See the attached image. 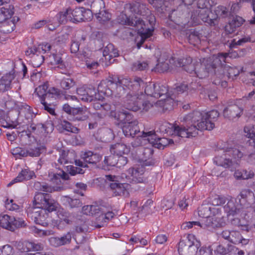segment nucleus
I'll list each match as a JSON object with an SVG mask.
<instances>
[{
    "label": "nucleus",
    "instance_id": "nucleus-1",
    "mask_svg": "<svg viewBox=\"0 0 255 255\" xmlns=\"http://www.w3.org/2000/svg\"><path fill=\"white\" fill-rule=\"evenodd\" d=\"M144 82L141 78L135 77L131 79L124 76H110L98 84V93L114 95L116 92L112 90L116 88L117 96L121 97L126 94L124 107L129 111L134 112L141 109L140 94H142Z\"/></svg>",
    "mask_w": 255,
    "mask_h": 255
},
{
    "label": "nucleus",
    "instance_id": "nucleus-2",
    "mask_svg": "<svg viewBox=\"0 0 255 255\" xmlns=\"http://www.w3.org/2000/svg\"><path fill=\"white\" fill-rule=\"evenodd\" d=\"M222 150L223 153L221 155L216 156L214 161L218 166L226 168L235 167L244 155V147L240 145H236L233 147L228 145Z\"/></svg>",
    "mask_w": 255,
    "mask_h": 255
},
{
    "label": "nucleus",
    "instance_id": "nucleus-3",
    "mask_svg": "<svg viewBox=\"0 0 255 255\" xmlns=\"http://www.w3.org/2000/svg\"><path fill=\"white\" fill-rule=\"evenodd\" d=\"M33 205V208H39L43 210L51 212L56 211L59 204L52 198L50 194L37 192L34 197Z\"/></svg>",
    "mask_w": 255,
    "mask_h": 255
},
{
    "label": "nucleus",
    "instance_id": "nucleus-4",
    "mask_svg": "<svg viewBox=\"0 0 255 255\" xmlns=\"http://www.w3.org/2000/svg\"><path fill=\"white\" fill-rule=\"evenodd\" d=\"M201 243L192 234L181 239L178 244V253L179 255H195Z\"/></svg>",
    "mask_w": 255,
    "mask_h": 255
},
{
    "label": "nucleus",
    "instance_id": "nucleus-5",
    "mask_svg": "<svg viewBox=\"0 0 255 255\" xmlns=\"http://www.w3.org/2000/svg\"><path fill=\"white\" fill-rule=\"evenodd\" d=\"M104 180L112 190L113 196H128V190L130 185L127 183H120L117 176L111 174L106 175Z\"/></svg>",
    "mask_w": 255,
    "mask_h": 255
},
{
    "label": "nucleus",
    "instance_id": "nucleus-6",
    "mask_svg": "<svg viewBox=\"0 0 255 255\" xmlns=\"http://www.w3.org/2000/svg\"><path fill=\"white\" fill-rule=\"evenodd\" d=\"M199 0L198 2V9L192 13L191 18L192 19L193 23L197 25L200 23V19L204 22H206L210 25H215L216 18L211 17L209 14L211 10L205 5V3L200 6Z\"/></svg>",
    "mask_w": 255,
    "mask_h": 255
},
{
    "label": "nucleus",
    "instance_id": "nucleus-7",
    "mask_svg": "<svg viewBox=\"0 0 255 255\" xmlns=\"http://www.w3.org/2000/svg\"><path fill=\"white\" fill-rule=\"evenodd\" d=\"M149 2L161 13H165L168 12V18L166 20L167 25L173 29L175 28V16H173V13L175 9H172L171 11L167 5L168 2L165 0H149Z\"/></svg>",
    "mask_w": 255,
    "mask_h": 255
},
{
    "label": "nucleus",
    "instance_id": "nucleus-8",
    "mask_svg": "<svg viewBox=\"0 0 255 255\" xmlns=\"http://www.w3.org/2000/svg\"><path fill=\"white\" fill-rule=\"evenodd\" d=\"M141 137L145 141H148V143L151 144L158 149H164L167 145L173 143V140L166 137H159L157 136L155 132L150 131L148 132L142 131Z\"/></svg>",
    "mask_w": 255,
    "mask_h": 255
},
{
    "label": "nucleus",
    "instance_id": "nucleus-9",
    "mask_svg": "<svg viewBox=\"0 0 255 255\" xmlns=\"http://www.w3.org/2000/svg\"><path fill=\"white\" fill-rule=\"evenodd\" d=\"M123 57L119 56L118 51L115 49L113 44H109L104 49L103 57L99 60V63L113 64L121 62Z\"/></svg>",
    "mask_w": 255,
    "mask_h": 255
},
{
    "label": "nucleus",
    "instance_id": "nucleus-10",
    "mask_svg": "<svg viewBox=\"0 0 255 255\" xmlns=\"http://www.w3.org/2000/svg\"><path fill=\"white\" fill-rule=\"evenodd\" d=\"M70 16V21L72 22H79L89 21L92 18V11L89 9L83 7H76L72 9L69 7Z\"/></svg>",
    "mask_w": 255,
    "mask_h": 255
},
{
    "label": "nucleus",
    "instance_id": "nucleus-11",
    "mask_svg": "<svg viewBox=\"0 0 255 255\" xmlns=\"http://www.w3.org/2000/svg\"><path fill=\"white\" fill-rule=\"evenodd\" d=\"M22 123L17 116H15V112H9L6 114L3 110H0V124L1 126L6 128L13 129Z\"/></svg>",
    "mask_w": 255,
    "mask_h": 255
},
{
    "label": "nucleus",
    "instance_id": "nucleus-12",
    "mask_svg": "<svg viewBox=\"0 0 255 255\" xmlns=\"http://www.w3.org/2000/svg\"><path fill=\"white\" fill-rule=\"evenodd\" d=\"M45 211L39 208H32L28 209L27 212L28 217L31 218L36 224L46 227L49 224V220Z\"/></svg>",
    "mask_w": 255,
    "mask_h": 255
},
{
    "label": "nucleus",
    "instance_id": "nucleus-13",
    "mask_svg": "<svg viewBox=\"0 0 255 255\" xmlns=\"http://www.w3.org/2000/svg\"><path fill=\"white\" fill-rule=\"evenodd\" d=\"M144 87H145L144 93L146 95L156 99L168 93L167 87L160 84L150 83Z\"/></svg>",
    "mask_w": 255,
    "mask_h": 255
},
{
    "label": "nucleus",
    "instance_id": "nucleus-14",
    "mask_svg": "<svg viewBox=\"0 0 255 255\" xmlns=\"http://www.w3.org/2000/svg\"><path fill=\"white\" fill-rule=\"evenodd\" d=\"M204 120L206 122H201L197 124L198 128L202 130H212L215 127L214 122L219 116V113L216 110H212L209 112L204 113Z\"/></svg>",
    "mask_w": 255,
    "mask_h": 255
},
{
    "label": "nucleus",
    "instance_id": "nucleus-15",
    "mask_svg": "<svg viewBox=\"0 0 255 255\" xmlns=\"http://www.w3.org/2000/svg\"><path fill=\"white\" fill-rule=\"evenodd\" d=\"M240 204L246 208L252 207L255 204V194L250 189H244L241 190L239 195Z\"/></svg>",
    "mask_w": 255,
    "mask_h": 255
},
{
    "label": "nucleus",
    "instance_id": "nucleus-16",
    "mask_svg": "<svg viewBox=\"0 0 255 255\" xmlns=\"http://www.w3.org/2000/svg\"><path fill=\"white\" fill-rule=\"evenodd\" d=\"M18 248L21 252V255H37L39 253H27L30 251H40L43 250V245L40 243H35L32 242L24 241L18 244Z\"/></svg>",
    "mask_w": 255,
    "mask_h": 255
},
{
    "label": "nucleus",
    "instance_id": "nucleus-17",
    "mask_svg": "<svg viewBox=\"0 0 255 255\" xmlns=\"http://www.w3.org/2000/svg\"><path fill=\"white\" fill-rule=\"evenodd\" d=\"M145 168L142 166L130 167L127 170L128 174L130 176L131 182L133 183H144L146 181V178L143 176Z\"/></svg>",
    "mask_w": 255,
    "mask_h": 255
},
{
    "label": "nucleus",
    "instance_id": "nucleus-18",
    "mask_svg": "<svg viewBox=\"0 0 255 255\" xmlns=\"http://www.w3.org/2000/svg\"><path fill=\"white\" fill-rule=\"evenodd\" d=\"M138 124L137 121H134L131 123H128L127 125H123L122 130L125 135L126 137H133L135 135L138 134L137 136L140 138H137V140L139 141H140L141 139L143 140V138L141 136L142 132H140Z\"/></svg>",
    "mask_w": 255,
    "mask_h": 255
},
{
    "label": "nucleus",
    "instance_id": "nucleus-19",
    "mask_svg": "<svg viewBox=\"0 0 255 255\" xmlns=\"http://www.w3.org/2000/svg\"><path fill=\"white\" fill-rule=\"evenodd\" d=\"M202 130L198 128V126L191 125L186 124V127H180L176 126V136L181 137H195L198 134V131Z\"/></svg>",
    "mask_w": 255,
    "mask_h": 255
},
{
    "label": "nucleus",
    "instance_id": "nucleus-20",
    "mask_svg": "<svg viewBox=\"0 0 255 255\" xmlns=\"http://www.w3.org/2000/svg\"><path fill=\"white\" fill-rule=\"evenodd\" d=\"M28 129L33 132L49 133L54 130V125L51 121H47L45 124H35L32 122Z\"/></svg>",
    "mask_w": 255,
    "mask_h": 255
},
{
    "label": "nucleus",
    "instance_id": "nucleus-21",
    "mask_svg": "<svg viewBox=\"0 0 255 255\" xmlns=\"http://www.w3.org/2000/svg\"><path fill=\"white\" fill-rule=\"evenodd\" d=\"M243 109L236 104L229 105L223 111V116L230 120L240 118L243 114Z\"/></svg>",
    "mask_w": 255,
    "mask_h": 255
},
{
    "label": "nucleus",
    "instance_id": "nucleus-22",
    "mask_svg": "<svg viewBox=\"0 0 255 255\" xmlns=\"http://www.w3.org/2000/svg\"><path fill=\"white\" fill-rule=\"evenodd\" d=\"M19 111L18 112H15V116H17L18 118L20 120L21 117L24 116L25 120L27 122H24L25 124H28L30 122H32V119L33 117H35L31 107L27 105L26 103H21L18 105Z\"/></svg>",
    "mask_w": 255,
    "mask_h": 255
},
{
    "label": "nucleus",
    "instance_id": "nucleus-23",
    "mask_svg": "<svg viewBox=\"0 0 255 255\" xmlns=\"http://www.w3.org/2000/svg\"><path fill=\"white\" fill-rule=\"evenodd\" d=\"M15 77L13 70L6 73L0 78V92H5L12 88V81Z\"/></svg>",
    "mask_w": 255,
    "mask_h": 255
},
{
    "label": "nucleus",
    "instance_id": "nucleus-24",
    "mask_svg": "<svg viewBox=\"0 0 255 255\" xmlns=\"http://www.w3.org/2000/svg\"><path fill=\"white\" fill-rule=\"evenodd\" d=\"M153 147H154L152 146L151 144L149 143L148 146H146L143 148L141 160L144 166L153 165L155 163V159L152 158L154 153Z\"/></svg>",
    "mask_w": 255,
    "mask_h": 255
},
{
    "label": "nucleus",
    "instance_id": "nucleus-25",
    "mask_svg": "<svg viewBox=\"0 0 255 255\" xmlns=\"http://www.w3.org/2000/svg\"><path fill=\"white\" fill-rule=\"evenodd\" d=\"M184 120L190 126L192 125L197 126V124L201 122H206L204 120V114L197 111L187 115L184 118Z\"/></svg>",
    "mask_w": 255,
    "mask_h": 255
},
{
    "label": "nucleus",
    "instance_id": "nucleus-26",
    "mask_svg": "<svg viewBox=\"0 0 255 255\" xmlns=\"http://www.w3.org/2000/svg\"><path fill=\"white\" fill-rule=\"evenodd\" d=\"M118 20V22L122 24L133 26L137 27V28L139 27V25H142V23L144 22L142 19L140 18H137L136 16L135 17L134 19L133 18L130 19L129 17L123 12L119 15Z\"/></svg>",
    "mask_w": 255,
    "mask_h": 255
},
{
    "label": "nucleus",
    "instance_id": "nucleus-27",
    "mask_svg": "<svg viewBox=\"0 0 255 255\" xmlns=\"http://www.w3.org/2000/svg\"><path fill=\"white\" fill-rule=\"evenodd\" d=\"M34 177H35L36 176L33 171H30L28 168L22 169L18 175L7 184V186H11L15 183L20 182L24 180H29Z\"/></svg>",
    "mask_w": 255,
    "mask_h": 255
},
{
    "label": "nucleus",
    "instance_id": "nucleus-28",
    "mask_svg": "<svg viewBox=\"0 0 255 255\" xmlns=\"http://www.w3.org/2000/svg\"><path fill=\"white\" fill-rule=\"evenodd\" d=\"M71 239V234L68 232L61 237H51L49 241L51 246L57 247L70 244Z\"/></svg>",
    "mask_w": 255,
    "mask_h": 255
},
{
    "label": "nucleus",
    "instance_id": "nucleus-29",
    "mask_svg": "<svg viewBox=\"0 0 255 255\" xmlns=\"http://www.w3.org/2000/svg\"><path fill=\"white\" fill-rule=\"evenodd\" d=\"M3 6L0 7V23H2L10 18L14 13V6L5 3Z\"/></svg>",
    "mask_w": 255,
    "mask_h": 255
},
{
    "label": "nucleus",
    "instance_id": "nucleus-30",
    "mask_svg": "<svg viewBox=\"0 0 255 255\" xmlns=\"http://www.w3.org/2000/svg\"><path fill=\"white\" fill-rule=\"evenodd\" d=\"M81 157L87 164H95L102 159V156L100 154L94 153L91 151H88L83 153L81 155Z\"/></svg>",
    "mask_w": 255,
    "mask_h": 255
},
{
    "label": "nucleus",
    "instance_id": "nucleus-31",
    "mask_svg": "<svg viewBox=\"0 0 255 255\" xmlns=\"http://www.w3.org/2000/svg\"><path fill=\"white\" fill-rule=\"evenodd\" d=\"M72 115L68 119L72 121H84L87 120L89 116L85 109L82 107H78L72 111Z\"/></svg>",
    "mask_w": 255,
    "mask_h": 255
},
{
    "label": "nucleus",
    "instance_id": "nucleus-32",
    "mask_svg": "<svg viewBox=\"0 0 255 255\" xmlns=\"http://www.w3.org/2000/svg\"><path fill=\"white\" fill-rule=\"evenodd\" d=\"M206 218L205 222L202 223L201 228L210 231L220 228L225 224V223L220 222V218H211L210 216Z\"/></svg>",
    "mask_w": 255,
    "mask_h": 255
},
{
    "label": "nucleus",
    "instance_id": "nucleus-33",
    "mask_svg": "<svg viewBox=\"0 0 255 255\" xmlns=\"http://www.w3.org/2000/svg\"><path fill=\"white\" fill-rule=\"evenodd\" d=\"M103 206L97 205H87L83 207L82 210L84 214L89 215H99L101 217L103 213L105 212Z\"/></svg>",
    "mask_w": 255,
    "mask_h": 255
},
{
    "label": "nucleus",
    "instance_id": "nucleus-34",
    "mask_svg": "<svg viewBox=\"0 0 255 255\" xmlns=\"http://www.w3.org/2000/svg\"><path fill=\"white\" fill-rule=\"evenodd\" d=\"M57 215L61 222H63L67 225L71 224L74 219V215L62 208L57 209Z\"/></svg>",
    "mask_w": 255,
    "mask_h": 255
},
{
    "label": "nucleus",
    "instance_id": "nucleus-35",
    "mask_svg": "<svg viewBox=\"0 0 255 255\" xmlns=\"http://www.w3.org/2000/svg\"><path fill=\"white\" fill-rule=\"evenodd\" d=\"M45 150L46 147L43 145H30L26 147V157H39Z\"/></svg>",
    "mask_w": 255,
    "mask_h": 255
},
{
    "label": "nucleus",
    "instance_id": "nucleus-36",
    "mask_svg": "<svg viewBox=\"0 0 255 255\" xmlns=\"http://www.w3.org/2000/svg\"><path fill=\"white\" fill-rule=\"evenodd\" d=\"M238 248L231 244H220L217 247L215 253L221 255H226L229 254H235Z\"/></svg>",
    "mask_w": 255,
    "mask_h": 255
},
{
    "label": "nucleus",
    "instance_id": "nucleus-37",
    "mask_svg": "<svg viewBox=\"0 0 255 255\" xmlns=\"http://www.w3.org/2000/svg\"><path fill=\"white\" fill-rule=\"evenodd\" d=\"M157 132L163 134V135H172L175 132V122L173 124L168 122H164L161 124L156 130Z\"/></svg>",
    "mask_w": 255,
    "mask_h": 255
},
{
    "label": "nucleus",
    "instance_id": "nucleus-38",
    "mask_svg": "<svg viewBox=\"0 0 255 255\" xmlns=\"http://www.w3.org/2000/svg\"><path fill=\"white\" fill-rule=\"evenodd\" d=\"M140 28H137L138 33L141 36V40L140 42L137 43V46L139 48L141 47V45L143 43L144 40L152 35L153 29L148 27L146 28L145 25L143 22L142 25H139Z\"/></svg>",
    "mask_w": 255,
    "mask_h": 255
},
{
    "label": "nucleus",
    "instance_id": "nucleus-39",
    "mask_svg": "<svg viewBox=\"0 0 255 255\" xmlns=\"http://www.w3.org/2000/svg\"><path fill=\"white\" fill-rule=\"evenodd\" d=\"M34 187L37 190L47 193H52L54 191H60L61 189H63L62 186H51L47 183H41L39 182H37L35 183Z\"/></svg>",
    "mask_w": 255,
    "mask_h": 255
},
{
    "label": "nucleus",
    "instance_id": "nucleus-40",
    "mask_svg": "<svg viewBox=\"0 0 255 255\" xmlns=\"http://www.w3.org/2000/svg\"><path fill=\"white\" fill-rule=\"evenodd\" d=\"M245 21L244 19L239 16L233 17V19L225 27V30L228 33H232L235 31L236 28L241 26Z\"/></svg>",
    "mask_w": 255,
    "mask_h": 255
},
{
    "label": "nucleus",
    "instance_id": "nucleus-41",
    "mask_svg": "<svg viewBox=\"0 0 255 255\" xmlns=\"http://www.w3.org/2000/svg\"><path fill=\"white\" fill-rule=\"evenodd\" d=\"M110 151L112 154L117 156L123 155L129 152V149L127 147L126 145L124 143H117L112 144L110 147Z\"/></svg>",
    "mask_w": 255,
    "mask_h": 255
},
{
    "label": "nucleus",
    "instance_id": "nucleus-42",
    "mask_svg": "<svg viewBox=\"0 0 255 255\" xmlns=\"http://www.w3.org/2000/svg\"><path fill=\"white\" fill-rule=\"evenodd\" d=\"M182 68L189 73H194L197 77L201 79L206 77L208 75V73L204 70V67L201 68L202 71H196L197 68L195 67V65H182Z\"/></svg>",
    "mask_w": 255,
    "mask_h": 255
},
{
    "label": "nucleus",
    "instance_id": "nucleus-43",
    "mask_svg": "<svg viewBox=\"0 0 255 255\" xmlns=\"http://www.w3.org/2000/svg\"><path fill=\"white\" fill-rule=\"evenodd\" d=\"M223 207L228 216H234L240 212V210L237 208L235 203L233 200L227 199V202Z\"/></svg>",
    "mask_w": 255,
    "mask_h": 255
},
{
    "label": "nucleus",
    "instance_id": "nucleus-44",
    "mask_svg": "<svg viewBox=\"0 0 255 255\" xmlns=\"http://www.w3.org/2000/svg\"><path fill=\"white\" fill-rule=\"evenodd\" d=\"M86 94V98L88 99L84 100L83 101L91 102L96 101L97 100H100V96L99 94L97 93L95 88L92 85L88 86Z\"/></svg>",
    "mask_w": 255,
    "mask_h": 255
},
{
    "label": "nucleus",
    "instance_id": "nucleus-45",
    "mask_svg": "<svg viewBox=\"0 0 255 255\" xmlns=\"http://www.w3.org/2000/svg\"><path fill=\"white\" fill-rule=\"evenodd\" d=\"M25 226L26 224L23 219L11 216L9 230L14 231L16 229L24 227Z\"/></svg>",
    "mask_w": 255,
    "mask_h": 255
},
{
    "label": "nucleus",
    "instance_id": "nucleus-46",
    "mask_svg": "<svg viewBox=\"0 0 255 255\" xmlns=\"http://www.w3.org/2000/svg\"><path fill=\"white\" fill-rule=\"evenodd\" d=\"M174 98L175 96L174 95H170L169 92L166 94V98L165 99L163 105V110L164 111H170L173 110L175 102Z\"/></svg>",
    "mask_w": 255,
    "mask_h": 255
},
{
    "label": "nucleus",
    "instance_id": "nucleus-47",
    "mask_svg": "<svg viewBox=\"0 0 255 255\" xmlns=\"http://www.w3.org/2000/svg\"><path fill=\"white\" fill-rule=\"evenodd\" d=\"M254 175V172L252 170L245 169L241 171H237L235 173V176L238 179L247 180L253 178Z\"/></svg>",
    "mask_w": 255,
    "mask_h": 255
},
{
    "label": "nucleus",
    "instance_id": "nucleus-48",
    "mask_svg": "<svg viewBox=\"0 0 255 255\" xmlns=\"http://www.w3.org/2000/svg\"><path fill=\"white\" fill-rule=\"evenodd\" d=\"M60 126L63 130L74 133H77L80 130L78 128L74 126L71 123L65 120L61 121Z\"/></svg>",
    "mask_w": 255,
    "mask_h": 255
},
{
    "label": "nucleus",
    "instance_id": "nucleus-49",
    "mask_svg": "<svg viewBox=\"0 0 255 255\" xmlns=\"http://www.w3.org/2000/svg\"><path fill=\"white\" fill-rule=\"evenodd\" d=\"M61 91L54 87L50 88L48 89V91L44 95L45 102L49 103L52 100L55 99L56 97L60 95Z\"/></svg>",
    "mask_w": 255,
    "mask_h": 255
},
{
    "label": "nucleus",
    "instance_id": "nucleus-50",
    "mask_svg": "<svg viewBox=\"0 0 255 255\" xmlns=\"http://www.w3.org/2000/svg\"><path fill=\"white\" fill-rule=\"evenodd\" d=\"M64 201H65V203L71 209L80 208L82 206V203L79 199L65 196Z\"/></svg>",
    "mask_w": 255,
    "mask_h": 255
},
{
    "label": "nucleus",
    "instance_id": "nucleus-51",
    "mask_svg": "<svg viewBox=\"0 0 255 255\" xmlns=\"http://www.w3.org/2000/svg\"><path fill=\"white\" fill-rule=\"evenodd\" d=\"M48 84L47 83L39 86L35 90V93L39 99L40 102H42V100H45L44 95L48 91Z\"/></svg>",
    "mask_w": 255,
    "mask_h": 255
},
{
    "label": "nucleus",
    "instance_id": "nucleus-52",
    "mask_svg": "<svg viewBox=\"0 0 255 255\" xmlns=\"http://www.w3.org/2000/svg\"><path fill=\"white\" fill-rule=\"evenodd\" d=\"M60 85L62 89L67 90L74 87L75 85V82L72 78H64L61 80Z\"/></svg>",
    "mask_w": 255,
    "mask_h": 255
},
{
    "label": "nucleus",
    "instance_id": "nucleus-53",
    "mask_svg": "<svg viewBox=\"0 0 255 255\" xmlns=\"http://www.w3.org/2000/svg\"><path fill=\"white\" fill-rule=\"evenodd\" d=\"M198 214L202 218H207L211 216V205L202 204L198 209Z\"/></svg>",
    "mask_w": 255,
    "mask_h": 255
},
{
    "label": "nucleus",
    "instance_id": "nucleus-54",
    "mask_svg": "<svg viewBox=\"0 0 255 255\" xmlns=\"http://www.w3.org/2000/svg\"><path fill=\"white\" fill-rule=\"evenodd\" d=\"M70 13L69 8L65 11L59 12L57 15V19L60 24H65L69 20L70 21Z\"/></svg>",
    "mask_w": 255,
    "mask_h": 255
},
{
    "label": "nucleus",
    "instance_id": "nucleus-55",
    "mask_svg": "<svg viewBox=\"0 0 255 255\" xmlns=\"http://www.w3.org/2000/svg\"><path fill=\"white\" fill-rule=\"evenodd\" d=\"M96 17L101 23L105 24L106 22L111 20V14L106 10L99 11V12L96 15Z\"/></svg>",
    "mask_w": 255,
    "mask_h": 255
},
{
    "label": "nucleus",
    "instance_id": "nucleus-56",
    "mask_svg": "<svg viewBox=\"0 0 255 255\" xmlns=\"http://www.w3.org/2000/svg\"><path fill=\"white\" fill-rule=\"evenodd\" d=\"M117 161H118L117 155L112 154V155L105 157L104 163L105 165L107 166H115L117 167Z\"/></svg>",
    "mask_w": 255,
    "mask_h": 255
},
{
    "label": "nucleus",
    "instance_id": "nucleus-57",
    "mask_svg": "<svg viewBox=\"0 0 255 255\" xmlns=\"http://www.w3.org/2000/svg\"><path fill=\"white\" fill-rule=\"evenodd\" d=\"M11 216L6 214L0 215V226L9 230Z\"/></svg>",
    "mask_w": 255,
    "mask_h": 255
},
{
    "label": "nucleus",
    "instance_id": "nucleus-58",
    "mask_svg": "<svg viewBox=\"0 0 255 255\" xmlns=\"http://www.w3.org/2000/svg\"><path fill=\"white\" fill-rule=\"evenodd\" d=\"M227 56L226 53H219L218 55H213L210 59L212 60V64H222L223 62H227L226 61Z\"/></svg>",
    "mask_w": 255,
    "mask_h": 255
},
{
    "label": "nucleus",
    "instance_id": "nucleus-59",
    "mask_svg": "<svg viewBox=\"0 0 255 255\" xmlns=\"http://www.w3.org/2000/svg\"><path fill=\"white\" fill-rule=\"evenodd\" d=\"M101 132L102 135L101 137L103 138L104 142H108L114 139V134L111 129H104L102 130Z\"/></svg>",
    "mask_w": 255,
    "mask_h": 255
},
{
    "label": "nucleus",
    "instance_id": "nucleus-60",
    "mask_svg": "<svg viewBox=\"0 0 255 255\" xmlns=\"http://www.w3.org/2000/svg\"><path fill=\"white\" fill-rule=\"evenodd\" d=\"M215 15L213 18H216V20L219 17H226L227 16L228 14V11L227 8L224 6H218L214 10Z\"/></svg>",
    "mask_w": 255,
    "mask_h": 255
},
{
    "label": "nucleus",
    "instance_id": "nucleus-61",
    "mask_svg": "<svg viewBox=\"0 0 255 255\" xmlns=\"http://www.w3.org/2000/svg\"><path fill=\"white\" fill-rule=\"evenodd\" d=\"M40 103L42 105V109H43L52 116L56 115L54 108L55 106L52 104L51 102L47 103L45 102L44 100H42V102H40Z\"/></svg>",
    "mask_w": 255,
    "mask_h": 255
},
{
    "label": "nucleus",
    "instance_id": "nucleus-62",
    "mask_svg": "<svg viewBox=\"0 0 255 255\" xmlns=\"http://www.w3.org/2000/svg\"><path fill=\"white\" fill-rule=\"evenodd\" d=\"M12 154L16 158H21L26 157V147H16L12 149Z\"/></svg>",
    "mask_w": 255,
    "mask_h": 255
},
{
    "label": "nucleus",
    "instance_id": "nucleus-63",
    "mask_svg": "<svg viewBox=\"0 0 255 255\" xmlns=\"http://www.w3.org/2000/svg\"><path fill=\"white\" fill-rule=\"evenodd\" d=\"M126 112L127 111L123 110L122 111L112 112L111 115L114 117L116 120L124 125V123H125Z\"/></svg>",
    "mask_w": 255,
    "mask_h": 255
},
{
    "label": "nucleus",
    "instance_id": "nucleus-64",
    "mask_svg": "<svg viewBox=\"0 0 255 255\" xmlns=\"http://www.w3.org/2000/svg\"><path fill=\"white\" fill-rule=\"evenodd\" d=\"M102 5V2L99 0H95L92 3L91 5V9H90L92 11V17L93 13L97 15L99 11H101Z\"/></svg>",
    "mask_w": 255,
    "mask_h": 255
}]
</instances>
